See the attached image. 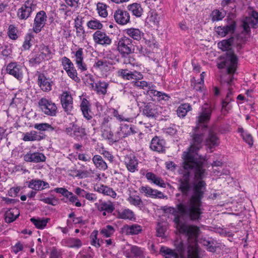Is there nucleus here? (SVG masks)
I'll use <instances>...</instances> for the list:
<instances>
[{
    "instance_id": "nucleus-22",
    "label": "nucleus",
    "mask_w": 258,
    "mask_h": 258,
    "mask_svg": "<svg viewBox=\"0 0 258 258\" xmlns=\"http://www.w3.org/2000/svg\"><path fill=\"white\" fill-rule=\"evenodd\" d=\"M217 34L222 37L226 36L229 33H234L235 29V24L233 23L224 26H218L215 28Z\"/></svg>"
},
{
    "instance_id": "nucleus-4",
    "label": "nucleus",
    "mask_w": 258,
    "mask_h": 258,
    "mask_svg": "<svg viewBox=\"0 0 258 258\" xmlns=\"http://www.w3.org/2000/svg\"><path fill=\"white\" fill-rule=\"evenodd\" d=\"M117 49L121 58L123 59L124 63L128 64L132 62L134 59L130 55L134 52V45L131 39L126 36L119 38L117 42Z\"/></svg>"
},
{
    "instance_id": "nucleus-5",
    "label": "nucleus",
    "mask_w": 258,
    "mask_h": 258,
    "mask_svg": "<svg viewBox=\"0 0 258 258\" xmlns=\"http://www.w3.org/2000/svg\"><path fill=\"white\" fill-rule=\"evenodd\" d=\"M37 2L35 0H27L18 10L17 16L21 20H26L36 9Z\"/></svg>"
},
{
    "instance_id": "nucleus-30",
    "label": "nucleus",
    "mask_w": 258,
    "mask_h": 258,
    "mask_svg": "<svg viewBox=\"0 0 258 258\" xmlns=\"http://www.w3.org/2000/svg\"><path fill=\"white\" fill-rule=\"evenodd\" d=\"M233 37H231L228 39L223 40L218 43V46L219 48L221 49L222 51H228V52L226 53V57L227 56V53L230 52H232L234 53L233 51H231V50H229L230 47L233 42Z\"/></svg>"
},
{
    "instance_id": "nucleus-64",
    "label": "nucleus",
    "mask_w": 258,
    "mask_h": 258,
    "mask_svg": "<svg viewBox=\"0 0 258 258\" xmlns=\"http://www.w3.org/2000/svg\"><path fill=\"white\" fill-rule=\"evenodd\" d=\"M61 62L64 70L74 66L71 60L66 56H63L61 58Z\"/></svg>"
},
{
    "instance_id": "nucleus-23",
    "label": "nucleus",
    "mask_w": 258,
    "mask_h": 258,
    "mask_svg": "<svg viewBox=\"0 0 258 258\" xmlns=\"http://www.w3.org/2000/svg\"><path fill=\"white\" fill-rule=\"evenodd\" d=\"M61 243L63 246L71 248H79L82 245V243L80 239L72 237L62 239Z\"/></svg>"
},
{
    "instance_id": "nucleus-47",
    "label": "nucleus",
    "mask_w": 258,
    "mask_h": 258,
    "mask_svg": "<svg viewBox=\"0 0 258 258\" xmlns=\"http://www.w3.org/2000/svg\"><path fill=\"white\" fill-rule=\"evenodd\" d=\"M102 136L104 139L108 140L111 143L116 142L118 140L117 138L114 139L113 138V132L109 128L104 129L102 132Z\"/></svg>"
},
{
    "instance_id": "nucleus-12",
    "label": "nucleus",
    "mask_w": 258,
    "mask_h": 258,
    "mask_svg": "<svg viewBox=\"0 0 258 258\" xmlns=\"http://www.w3.org/2000/svg\"><path fill=\"white\" fill-rule=\"evenodd\" d=\"M60 102L64 111L68 114H71L73 110V98L69 92H64L61 95Z\"/></svg>"
},
{
    "instance_id": "nucleus-37",
    "label": "nucleus",
    "mask_w": 258,
    "mask_h": 258,
    "mask_svg": "<svg viewBox=\"0 0 258 258\" xmlns=\"http://www.w3.org/2000/svg\"><path fill=\"white\" fill-rule=\"evenodd\" d=\"M119 93L125 100H131L134 98L133 89L127 85L124 86L121 89H120Z\"/></svg>"
},
{
    "instance_id": "nucleus-61",
    "label": "nucleus",
    "mask_w": 258,
    "mask_h": 258,
    "mask_svg": "<svg viewBox=\"0 0 258 258\" xmlns=\"http://www.w3.org/2000/svg\"><path fill=\"white\" fill-rule=\"evenodd\" d=\"M17 30L16 28L13 25H10L8 29V36L9 37L13 40H16L18 38L17 34Z\"/></svg>"
},
{
    "instance_id": "nucleus-10",
    "label": "nucleus",
    "mask_w": 258,
    "mask_h": 258,
    "mask_svg": "<svg viewBox=\"0 0 258 258\" xmlns=\"http://www.w3.org/2000/svg\"><path fill=\"white\" fill-rule=\"evenodd\" d=\"M6 72L19 81L23 79L22 67L16 62L9 63L7 66Z\"/></svg>"
},
{
    "instance_id": "nucleus-49",
    "label": "nucleus",
    "mask_w": 258,
    "mask_h": 258,
    "mask_svg": "<svg viewBox=\"0 0 258 258\" xmlns=\"http://www.w3.org/2000/svg\"><path fill=\"white\" fill-rule=\"evenodd\" d=\"M34 127L41 131H45L49 130L57 131L55 127L52 126L47 123H36L34 125Z\"/></svg>"
},
{
    "instance_id": "nucleus-29",
    "label": "nucleus",
    "mask_w": 258,
    "mask_h": 258,
    "mask_svg": "<svg viewBox=\"0 0 258 258\" xmlns=\"http://www.w3.org/2000/svg\"><path fill=\"white\" fill-rule=\"evenodd\" d=\"M126 34L134 40L139 41L144 33L139 29L131 28L125 30Z\"/></svg>"
},
{
    "instance_id": "nucleus-28",
    "label": "nucleus",
    "mask_w": 258,
    "mask_h": 258,
    "mask_svg": "<svg viewBox=\"0 0 258 258\" xmlns=\"http://www.w3.org/2000/svg\"><path fill=\"white\" fill-rule=\"evenodd\" d=\"M146 177L148 180L151 181L152 182L161 187H166V184L163 180L161 177L156 176L152 172L147 173L146 174Z\"/></svg>"
},
{
    "instance_id": "nucleus-55",
    "label": "nucleus",
    "mask_w": 258,
    "mask_h": 258,
    "mask_svg": "<svg viewBox=\"0 0 258 258\" xmlns=\"http://www.w3.org/2000/svg\"><path fill=\"white\" fill-rule=\"evenodd\" d=\"M114 231L115 230L113 226L107 225L101 230L100 233L106 237H109L114 233Z\"/></svg>"
},
{
    "instance_id": "nucleus-26",
    "label": "nucleus",
    "mask_w": 258,
    "mask_h": 258,
    "mask_svg": "<svg viewBox=\"0 0 258 258\" xmlns=\"http://www.w3.org/2000/svg\"><path fill=\"white\" fill-rule=\"evenodd\" d=\"M122 230L126 235H137L142 231V229L138 224L125 225L122 228Z\"/></svg>"
},
{
    "instance_id": "nucleus-17",
    "label": "nucleus",
    "mask_w": 258,
    "mask_h": 258,
    "mask_svg": "<svg viewBox=\"0 0 258 258\" xmlns=\"http://www.w3.org/2000/svg\"><path fill=\"white\" fill-rule=\"evenodd\" d=\"M38 84L43 91L49 92L51 90L52 81L44 74L41 73L38 76Z\"/></svg>"
},
{
    "instance_id": "nucleus-20",
    "label": "nucleus",
    "mask_w": 258,
    "mask_h": 258,
    "mask_svg": "<svg viewBox=\"0 0 258 258\" xmlns=\"http://www.w3.org/2000/svg\"><path fill=\"white\" fill-rule=\"evenodd\" d=\"M138 132V129L134 125L121 124L120 126V131L117 133V134L121 135L122 138H125L131 135L135 134Z\"/></svg>"
},
{
    "instance_id": "nucleus-45",
    "label": "nucleus",
    "mask_w": 258,
    "mask_h": 258,
    "mask_svg": "<svg viewBox=\"0 0 258 258\" xmlns=\"http://www.w3.org/2000/svg\"><path fill=\"white\" fill-rule=\"evenodd\" d=\"M87 27L91 29L100 30L102 29L103 24L97 19H93L88 21L87 23Z\"/></svg>"
},
{
    "instance_id": "nucleus-58",
    "label": "nucleus",
    "mask_w": 258,
    "mask_h": 258,
    "mask_svg": "<svg viewBox=\"0 0 258 258\" xmlns=\"http://www.w3.org/2000/svg\"><path fill=\"white\" fill-rule=\"evenodd\" d=\"M70 202L74 203L75 202V206L77 207H80L82 206L81 202L78 200V197L74 195V194L69 191L66 197Z\"/></svg>"
},
{
    "instance_id": "nucleus-42",
    "label": "nucleus",
    "mask_w": 258,
    "mask_h": 258,
    "mask_svg": "<svg viewBox=\"0 0 258 258\" xmlns=\"http://www.w3.org/2000/svg\"><path fill=\"white\" fill-rule=\"evenodd\" d=\"M232 92L231 88H228V92L227 94L226 97L224 100L222 101V110L226 111H228L231 108V106L229 105V103L233 100L232 98Z\"/></svg>"
},
{
    "instance_id": "nucleus-35",
    "label": "nucleus",
    "mask_w": 258,
    "mask_h": 258,
    "mask_svg": "<svg viewBox=\"0 0 258 258\" xmlns=\"http://www.w3.org/2000/svg\"><path fill=\"white\" fill-rule=\"evenodd\" d=\"M147 93L151 97H156L157 100H168L169 96L165 93H162L157 90L151 89L150 88L147 91Z\"/></svg>"
},
{
    "instance_id": "nucleus-32",
    "label": "nucleus",
    "mask_w": 258,
    "mask_h": 258,
    "mask_svg": "<svg viewBox=\"0 0 258 258\" xmlns=\"http://www.w3.org/2000/svg\"><path fill=\"white\" fill-rule=\"evenodd\" d=\"M38 53L44 60H49L52 56V53L49 47L43 44L40 46Z\"/></svg>"
},
{
    "instance_id": "nucleus-2",
    "label": "nucleus",
    "mask_w": 258,
    "mask_h": 258,
    "mask_svg": "<svg viewBox=\"0 0 258 258\" xmlns=\"http://www.w3.org/2000/svg\"><path fill=\"white\" fill-rule=\"evenodd\" d=\"M213 110V108L211 105L205 103L202 106L201 111L196 117V126L193 130L191 136V145L188 150L184 151L182 154L183 170L180 173L182 176L178 180L179 183L184 175L188 176L189 182H190V170L194 171L196 180H202L205 176L203 161L197 152L201 148L204 135L208 131V123L210 120Z\"/></svg>"
},
{
    "instance_id": "nucleus-41",
    "label": "nucleus",
    "mask_w": 258,
    "mask_h": 258,
    "mask_svg": "<svg viewBox=\"0 0 258 258\" xmlns=\"http://www.w3.org/2000/svg\"><path fill=\"white\" fill-rule=\"evenodd\" d=\"M75 27L76 29V35L77 37L85 39L86 35L85 30L82 26V23L79 21L78 18L75 20Z\"/></svg>"
},
{
    "instance_id": "nucleus-34",
    "label": "nucleus",
    "mask_w": 258,
    "mask_h": 258,
    "mask_svg": "<svg viewBox=\"0 0 258 258\" xmlns=\"http://www.w3.org/2000/svg\"><path fill=\"white\" fill-rule=\"evenodd\" d=\"M96 190L100 193L110 196L113 198H115L116 196V193L112 188L103 184L97 186Z\"/></svg>"
},
{
    "instance_id": "nucleus-24",
    "label": "nucleus",
    "mask_w": 258,
    "mask_h": 258,
    "mask_svg": "<svg viewBox=\"0 0 258 258\" xmlns=\"http://www.w3.org/2000/svg\"><path fill=\"white\" fill-rule=\"evenodd\" d=\"M91 88L99 94L104 95L107 92L108 84L105 82L99 81L96 83H91Z\"/></svg>"
},
{
    "instance_id": "nucleus-19",
    "label": "nucleus",
    "mask_w": 258,
    "mask_h": 258,
    "mask_svg": "<svg viewBox=\"0 0 258 258\" xmlns=\"http://www.w3.org/2000/svg\"><path fill=\"white\" fill-rule=\"evenodd\" d=\"M140 191L144 194L146 196L153 198L162 199L165 197L163 194L156 189H153L149 186H142L140 188Z\"/></svg>"
},
{
    "instance_id": "nucleus-21",
    "label": "nucleus",
    "mask_w": 258,
    "mask_h": 258,
    "mask_svg": "<svg viewBox=\"0 0 258 258\" xmlns=\"http://www.w3.org/2000/svg\"><path fill=\"white\" fill-rule=\"evenodd\" d=\"M124 163L129 171L134 172L137 170L138 163L134 155L131 154L126 155L124 158Z\"/></svg>"
},
{
    "instance_id": "nucleus-27",
    "label": "nucleus",
    "mask_w": 258,
    "mask_h": 258,
    "mask_svg": "<svg viewBox=\"0 0 258 258\" xmlns=\"http://www.w3.org/2000/svg\"><path fill=\"white\" fill-rule=\"evenodd\" d=\"M19 214V211L17 208H14L7 211L5 214L6 222L8 223L13 222L18 217Z\"/></svg>"
},
{
    "instance_id": "nucleus-14",
    "label": "nucleus",
    "mask_w": 258,
    "mask_h": 258,
    "mask_svg": "<svg viewBox=\"0 0 258 258\" xmlns=\"http://www.w3.org/2000/svg\"><path fill=\"white\" fill-rule=\"evenodd\" d=\"M114 18L117 24L122 25L127 24L130 21L129 13L120 9H118L114 12Z\"/></svg>"
},
{
    "instance_id": "nucleus-33",
    "label": "nucleus",
    "mask_w": 258,
    "mask_h": 258,
    "mask_svg": "<svg viewBox=\"0 0 258 258\" xmlns=\"http://www.w3.org/2000/svg\"><path fill=\"white\" fill-rule=\"evenodd\" d=\"M80 107L84 117L88 120L91 119L92 118V116L90 114L91 111L89 108V103L86 99H83L82 100Z\"/></svg>"
},
{
    "instance_id": "nucleus-62",
    "label": "nucleus",
    "mask_w": 258,
    "mask_h": 258,
    "mask_svg": "<svg viewBox=\"0 0 258 258\" xmlns=\"http://www.w3.org/2000/svg\"><path fill=\"white\" fill-rule=\"evenodd\" d=\"M211 16L212 20L213 22L221 20L224 17V16L222 14V12H220L218 10H214L211 14Z\"/></svg>"
},
{
    "instance_id": "nucleus-52",
    "label": "nucleus",
    "mask_w": 258,
    "mask_h": 258,
    "mask_svg": "<svg viewBox=\"0 0 258 258\" xmlns=\"http://www.w3.org/2000/svg\"><path fill=\"white\" fill-rule=\"evenodd\" d=\"M107 6L102 3H98L97 5V10L100 16L105 18L107 16L108 13L106 10Z\"/></svg>"
},
{
    "instance_id": "nucleus-48",
    "label": "nucleus",
    "mask_w": 258,
    "mask_h": 258,
    "mask_svg": "<svg viewBox=\"0 0 258 258\" xmlns=\"http://www.w3.org/2000/svg\"><path fill=\"white\" fill-rule=\"evenodd\" d=\"M127 200L131 205L139 208H141L143 205V202L138 196H130Z\"/></svg>"
},
{
    "instance_id": "nucleus-1",
    "label": "nucleus",
    "mask_w": 258,
    "mask_h": 258,
    "mask_svg": "<svg viewBox=\"0 0 258 258\" xmlns=\"http://www.w3.org/2000/svg\"><path fill=\"white\" fill-rule=\"evenodd\" d=\"M206 187V183L204 180L192 184L189 182L188 176L184 175L178 186L184 200L179 202L175 208L167 209V211L174 216L173 221L178 227L179 232L186 235L188 241L198 236L200 229L197 226L182 223L181 220L188 218L192 221H199L201 219L203 213L202 200Z\"/></svg>"
},
{
    "instance_id": "nucleus-9",
    "label": "nucleus",
    "mask_w": 258,
    "mask_h": 258,
    "mask_svg": "<svg viewBox=\"0 0 258 258\" xmlns=\"http://www.w3.org/2000/svg\"><path fill=\"white\" fill-rule=\"evenodd\" d=\"M47 18L46 14L44 11H40L36 14L33 25L34 32L38 33L42 30L46 24Z\"/></svg>"
},
{
    "instance_id": "nucleus-11",
    "label": "nucleus",
    "mask_w": 258,
    "mask_h": 258,
    "mask_svg": "<svg viewBox=\"0 0 258 258\" xmlns=\"http://www.w3.org/2000/svg\"><path fill=\"white\" fill-rule=\"evenodd\" d=\"M93 39L96 44L103 46L109 45L111 43V39L105 32L97 30L93 34Z\"/></svg>"
},
{
    "instance_id": "nucleus-59",
    "label": "nucleus",
    "mask_w": 258,
    "mask_h": 258,
    "mask_svg": "<svg viewBox=\"0 0 258 258\" xmlns=\"http://www.w3.org/2000/svg\"><path fill=\"white\" fill-rule=\"evenodd\" d=\"M247 18H250L251 24L253 25V27H258V12L252 11L250 16Z\"/></svg>"
},
{
    "instance_id": "nucleus-8",
    "label": "nucleus",
    "mask_w": 258,
    "mask_h": 258,
    "mask_svg": "<svg viewBox=\"0 0 258 258\" xmlns=\"http://www.w3.org/2000/svg\"><path fill=\"white\" fill-rule=\"evenodd\" d=\"M162 108L153 103H148L143 109V114L149 118H157L161 113Z\"/></svg>"
},
{
    "instance_id": "nucleus-13",
    "label": "nucleus",
    "mask_w": 258,
    "mask_h": 258,
    "mask_svg": "<svg viewBox=\"0 0 258 258\" xmlns=\"http://www.w3.org/2000/svg\"><path fill=\"white\" fill-rule=\"evenodd\" d=\"M74 55L75 61L79 70L84 72L87 70L86 64L84 61V52L82 48H79L77 51H73Z\"/></svg>"
},
{
    "instance_id": "nucleus-16",
    "label": "nucleus",
    "mask_w": 258,
    "mask_h": 258,
    "mask_svg": "<svg viewBox=\"0 0 258 258\" xmlns=\"http://www.w3.org/2000/svg\"><path fill=\"white\" fill-rule=\"evenodd\" d=\"M220 144V140L215 133L212 130L210 129L208 131V134L207 138L205 139V145L210 149L217 147Z\"/></svg>"
},
{
    "instance_id": "nucleus-18",
    "label": "nucleus",
    "mask_w": 258,
    "mask_h": 258,
    "mask_svg": "<svg viewBox=\"0 0 258 258\" xmlns=\"http://www.w3.org/2000/svg\"><path fill=\"white\" fill-rule=\"evenodd\" d=\"M46 157L43 153L39 152L32 153L29 152L24 156L26 162L39 163L45 161Z\"/></svg>"
},
{
    "instance_id": "nucleus-57",
    "label": "nucleus",
    "mask_w": 258,
    "mask_h": 258,
    "mask_svg": "<svg viewBox=\"0 0 258 258\" xmlns=\"http://www.w3.org/2000/svg\"><path fill=\"white\" fill-rule=\"evenodd\" d=\"M146 22L149 23L150 25L152 24L154 26H158L159 24V17L156 13H152L146 19Z\"/></svg>"
},
{
    "instance_id": "nucleus-25",
    "label": "nucleus",
    "mask_w": 258,
    "mask_h": 258,
    "mask_svg": "<svg viewBox=\"0 0 258 258\" xmlns=\"http://www.w3.org/2000/svg\"><path fill=\"white\" fill-rule=\"evenodd\" d=\"M127 10L137 18H140L143 13V9L140 4L135 3L127 7Z\"/></svg>"
},
{
    "instance_id": "nucleus-43",
    "label": "nucleus",
    "mask_w": 258,
    "mask_h": 258,
    "mask_svg": "<svg viewBox=\"0 0 258 258\" xmlns=\"http://www.w3.org/2000/svg\"><path fill=\"white\" fill-rule=\"evenodd\" d=\"M190 109L191 106L188 104H183L180 105L177 108V114L179 117H183Z\"/></svg>"
},
{
    "instance_id": "nucleus-46",
    "label": "nucleus",
    "mask_w": 258,
    "mask_h": 258,
    "mask_svg": "<svg viewBox=\"0 0 258 258\" xmlns=\"http://www.w3.org/2000/svg\"><path fill=\"white\" fill-rule=\"evenodd\" d=\"M131 252L133 255H126L128 258H137L143 256V251L138 246H133L131 248Z\"/></svg>"
},
{
    "instance_id": "nucleus-44",
    "label": "nucleus",
    "mask_w": 258,
    "mask_h": 258,
    "mask_svg": "<svg viewBox=\"0 0 258 258\" xmlns=\"http://www.w3.org/2000/svg\"><path fill=\"white\" fill-rule=\"evenodd\" d=\"M42 180L39 179H32L29 181L28 187L35 190H41L44 188L41 186Z\"/></svg>"
},
{
    "instance_id": "nucleus-39",
    "label": "nucleus",
    "mask_w": 258,
    "mask_h": 258,
    "mask_svg": "<svg viewBox=\"0 0 258 258\" xmlns=\"http://www.w3.org/2000/svg\"><path fill=\"white\" fill-rule=\"evenodd\" d=\"M114 209V205L110 201L101 202L98 206V210L99 211H106L108 214H111Z\"/></svg>"
},
{
    "instance_id": "nucleus-3",
    "label": "nucleus",
    "mask_w": 258,
    "mask_h": 258,
    "mask_svg": "<svg viewBox=\"0 0 258 258\" xmlns=\"http://www.w3.org/2000/svg\"><path fill=\"white\" fill-rule=\"evenodd\" d=\"M237 56L232 52H230L227 53L223 61L218 63L219 69H226L225 72L221 76L220 81L222 84H226L228 86L232 85L233 75L237 69Z\"/></svg>"
},
{
    "instance_id": "nucleus-31",
    "label": "nucleus",
    "mask_w": 258,
    "mask_h": 258,
    "mask_svg": "<svg viewBox=\"0 0 258 258\" xmlns=\"http://www.w3.org/2000/svg\"><path fill=\"white\" fill-rule=\"evenodd\" d=\"M92 161L96 167L99 170L104 171L107 169V165L101 156L94 155L92 158Z\"/></svg>"
},
{
    "instance_id": "nucleus-6",
    "label": "nucleus",
    "mask_w": 258,
    "mask_h": 258,
    "mask_svg": "<svg viewBox=\"0 0 258 258\" xmlns=\"http://www.w3.org/2000/svg\"><path fill=\"white\" fill-rule=\"evenodd\" d=\"M189 241L188 242L189 243ZM174 246L177 251L178 255L182 254L187 248V258H200L197 250L194 245L188 243L185 244L181 239H177L174 241Z\"/></svg>"
},
{
    "instance_id": "nucleus-7",
    "label": "nucleus",
    "mask_w": 258,
    "mask_h": 258,
    "mask_svg": "<svg viewBox=\"0 0 258 258\" xmlns=\"http://www.w3.org/2000/svg\"><path fill=\"white\" fill-rule=\"evenodd\" d=\"M38 106L41 110L46 115L54 116L57 112V107L55 104L51 100L42 98L38 101Z\"/></svg>"
},
{
    "instance_id": "nucleus-56",
    "label": "nucleus",
    "mask_w": 258,
    "mask_h": 258,
    "mask_svg": "<svg viewBox=\"0 0 258 258\" xmlns=\"http://www.w3.org/2000/svg\"><path fill=\"white\" fill-rule=\"evenodd\" d=\"M2 55L4 57V59L12 58V49L10 46L6 45L1 51Z\"/></svg>"
},
{
    "instance_id": "nucleus-60",
    "label": "nucleus",
    "mask_w": 258,
    "mask_h": 258,
    "mask_svg": "<svg viewBox=\"0 0 258 258\" xmlns=\"http://www.w3.org/2000/svg\"><path fill=\"white\" fill-rule=\"evenodd\" d=\"M43 60H44L43 58L38 53H37L35 55H34V56L30 58L29 62L32 66H34L39 64Z\"/></svg>"
},
{
    "instance_id": "nucleus-53",
    "label": "nucleus",
    "mask_w": 258,
    "mask_h": 258,
    "mask_svg": "<svg viewBox=\"0 0 258 258\" xmlns=\"http://www.w3.org/2000/svg\"><path fill=\"white\" fill-rule=\"evenodd\" d=\"M117 73L119 76L127 80H132V76H134L133 72H130L127 69H120L118 70Z\"/></svg>"
},
{
    "instance_id": "nucleus-36",
    "label": "nucleus",
    "mask_w": 258,
    "mask_h": 258,
    "mask_svg": "<svg viewBox=\"0 0 258 258\" xmlns=\"http://www.w3.org/2000/svg\"><path fill=\"white\" fill-rule=\"evenodd\" d=\"M160 252L165 258H178V253L175 250L166 247H161Z\"/></svg>"
},
{
    "instance_id": "nucleus-54",
    "label": "nucleus",
    "mask_w": 258,
    "mask_h": 258,
    "mask_svg": "<svg viewBox=\"0 0 258 258\" xmlns=\"http://www.w3.org/2000/svg\"><path fill=\"white\" fill-rule=\"evenodd\" d=\"M73 127H74V131L73 132L74 137H82L86 135V131L84 128L74 123H73Z\"/></svg>"
},
{
    "instance_id": "nucleus-38",
    "label": "nucleus",
    "mask_w": 258,
    "mask_h": 258,
    "mask_svg": "<svg viewBox=\"0 0 258 258\" xmlns=\"http://www.w3.org/2000/svg\"><path fill=\"white\" fill-rule=\"evenodd\" d=\"M117 218L124 220H132L135 219V214L131 210L125 209L122 211H119L117 214Z\"/></svg>"
},
{
    "instance_id": "nucleus-40",
    "label": "nucleus",
    "mask_w": 258,
    "mask_h": 258,
    "mask_svg": "<svg viewBox=\"0 0 258 258\" xmlns=\"http://www.w3.org/2000/svg\"><path fill=\"white\" fill-rule=\"evenodd\" d=\"M49 218H35L34 217L30 219L31 222L35 226V227L40 229H43L47 223L49 221Z\"/></svg>"
},
{
    "instance_id": "nucleus-51",
    "label": "nucleus",
    "mask_w": 258,
    "mask_h": 258,
    "mask_svg": "<svg viewBox=\"0 0 258 258\" xmlns=\"http://www.w3.org/2000/svg\"><path fill=\"white\" fill-rule=\"evenodd\" d=\"M68 75L73 80L76 82H79L80 81V79L78 77V73L76 69L74 66L71 67L65 70Z\"/></svg>"
},
{
    "instance_id": "nucleus-50",
    "label": "nucleus",
    "mask_w": 258,
    "mask_h": 258,
    "mask_svg": "<svg viewBox=\"0 0 258 258\" xmlns=\"http://www.w3.org/2000/svg\"><path fill=\"white\" fill-rule=\"evenodd\" d=\"M39 137L36 132L31 131L30 133H26L24 135L23 140L24 141H34L40 140Z\"/></svg>"
},
{
    "instance_id": "nucleus-63",
    "label": "nucleus",
    "mask_w": 258,
    "mask_h": 258,
    "mask_svg": "<svg viewBox=\"0 0 258 258\" xmlns=\"http://www.w3.org/2000/svg\"><path fill=\"white\" fill-rule=\"evenodd\" d=\"M33 38V36L31 34H27L25 37V41L24 42L23 47L25 50L29 49L31 46V41Z\"/></svg>"
},
{
    "instance_id": "nucleus-15",
    "label": "nucleus",
    "mask_w": 258,
    "mask_h": 258,
    "mask_svg": "<svg viewBox=\"0 0 258 258\" xmlns=\"http://www.w3.org/2000/svg\"><path fill=\"white\" fill-rule=\"evenodd\" d=\"M165 141L159 137L155 136L151 140L150 148L152 150L159 153L165 151Z\"/></svg>"
}]
</instances>
